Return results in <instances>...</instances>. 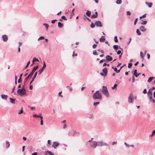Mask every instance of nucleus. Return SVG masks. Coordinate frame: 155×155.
<instances>
[{"label": "nucleus", "instance_id": "1", "mask_svg": "<svg viewBox=\"0 0 155 155\" xmlns=\"http://www.w3.org/2000/svg\"><path fill=\"white\" fill-rule=\"evenodd\" d=\"M93 139V138H91V140H89L87 142V143H89V144L90 146L92 148H96L98 146L102 147L103 146H108V144L102 141H92Z\"/></svg>", "mask_w": 155, "mask_h": 155}, {"label": "nucleus", "instance_id": "2", "mask_svg": "<svg viewBox=\"0 0 155 155\" xmlns=\"http://www.w3.org/2000/svg\"><path fill=\"white\" fill-rule=\"evenodd\" d=\"M93 98L94 99H102V96L99 91H97L95 92L93 95Z\"/></svg>", "mask_w": 155, "mask_h": 155}, {"label": "nucleus", "instance_id": "3", "mask_svg": "<svg viewBox=\"0 0 155 155\" xmlns=\"http://www.w3.org/2000/svg\"><path fill=\"white\" fill-rule=\"evenodd\" d=\"M102 91L103 94L106 97H108L109 93L108 92L107 88L106 86H103Z\"/></svg>", "mask_w": 155, "mask_h": 155}, {"label": "nucleus", "instance_id": "4", "mask_svg": "<svg viewBox=\"0 0 155 155\" xmlns=\"http://www.w3.org/2000/svg\"><path fill=\"white\" fill-rule=\"evenodd\" d=\"M17 94L21 96H23L24 95L27 96V94L26 93V91L21 89H19L17 91Z\"/></svg>", "mask_w": 155, "mask_h": 155}, {"label": "nucleus", "instance_id": "5", "mask_svg": "<svg viewBox=\"0 0 155 155\" xmlns=\"http://www.w3.org/2000/svg\"><path fill=\"white\" fill-rule=\"evenodd\" d=\"M134 101V96L133 94L130 93L128 98V102L129 104H133Z\"/></svg>", "mask_w": 155, "mask_h": 155}, {"label": "nucleus", "instance_id": "6", "mask_svg": "<svg viewBox=\"0 0 155 155\" xmlns=\"http://www.w3.org/2000/svg\"><path fill=\"white\" fill-rule=\"evenodd\" d=\"M34 72L32 70L30 73L25 78L24 81L25 83H26V82L27 81L29 78H30L31 77L33 74H34Z\"/></svg>", "mask_w": 155, "mask_h": 155}, {"label": "nucleus", "instance_id": "7", "mask_svg": "<svg viewBox=\"0 0 155 155\" xmlns=\"http://www.w3.org/2000/svg\"><path fill=\"white\" fill-rule=\"evenodd\" d=\"M46 65L45 63V62L44 61L43 62V65L42 68L39 69L38 71V74H40L43 71L44 68L46 67Z\"/></svg>", "mask_w": 155, "mask_h": 155}, {"label": "nucleus", "instance_id": "8", "mask_svg": "<svg viewBox=\"0 0 155 155\" xmlns=\"http://www.w3.org/2000/svg\"><path fill=\"white\" fill-rule=\"evenodd\" d=\"M59 145V143L56 141L54 142L52 145V147L54 149H56L57 147Z\"/></svg>", "mask_w": 155, "mask_h": 155}, {"label": "nucleus", "instance_id": "9", "mask_svg": "<svg viewBox=\"0 0 155 155\" xmlns=\"http://www.w3.org/2000/svg\"><path fill=\"white\" fill-rule=\"evenodd\" d=\"M95 24L97 27H101L103 25L101 22L99 21H96L95 22Z\"/></svg>", "mask_w": 155, "mask_h": 155}, {"label": "nucleus", "instance_id": "10", "mask_svg": "<svg viewBox=\"0 0 155 155\" xmlns=\"http://www.w3.org/2000/svg\"><path fill=\"white\" fill-rule=\"evenodd\" d=\"M113 59L112 57L110 55H107L106 56L105 60L107 61H112Z\"/></svg>", "mask_w": 155, "mask_h": 155}, {"label": "nucleus", "instance_id": "11", "mask_svg": "<svg viewBox=\"0 0 155 155\" xmlns=\"http://www.w3.org/2000/svg\"><path fill=\"white\" fill-rule=\"evenodd\" d=\"M2 39L3 41L5 42H6L8 41V36L6 35H2Z\"/></svg>", "mask_w": 155, "mask_h": 155}, {"label": "nucleus", "instance_id": "12", "mask_svg": "<svg viewBox=\"0 0 155 155\" xmlns=\"http://www.w3.org/2000/svg\"><path fill=\"white\" fill-rule=\"evenodd\" d=\"M37 72H36L34 74V75L33 77V78L32 79V80L31 81L30 83V85L32 83V82L34 81V79L36 78L37 75Z\"/></svg>", "mask_w": 155, "mask_h": 155}, {"label": "nucleus", "instance_id": "13", "mask_svg": "<svg viewBox=\"0 0 155 155\" xmlns=\"http://www.w3.org/2000/svg\"><path fill=\"white\" fill-rule=\"evenodd\" d=\"M148 96H152V92L151 91V89H150L148 90L147 93Z\"/></svg>", "mask_w": 155, "mask_h": 155}, {"label": "nucleus", "instance_id": "14", "mask_svg": "<svg viewBox=\"0 0 155 155\" xmlns=\"http://www.w3.org/2000/svg\"><path fill=\"white\" fill-rule=\"evenodd\" d=\"M98 16V13L97 12H95V14H93L92 15L91 18H95L97 17Z\"/></svg>", "mask_w": 155, "mask_h": 155}, {"label": "nucleus", "instance_id": "15", "mask_svg": "<svg viewBox=\"0 0 155 155\" xmlns=\"http://www.w3.org/2000/svg\"><path fill=\"white\" fill-rule=\"evenodd\" d=\"M8 96L7 95L2 94L1 95L2 98L4 100H6L7 99Z\"/></svg>", "mask_w": 155, "mask_h": 155}, {"label": "nucleus", "instance_id": "16", "mask_svg": "<svg viewBox=\"0 0 155 155\" xmlns=\"http://www.w3.org/2000/svg\"><path fill=\"white\" fill-rule=\"evenodd\" d=\"M140 29L142 31H145L146 30V29L144 28V26H141Z\"/></svg>", "mask_w": 155, "mask_h": 155}, {"label": "nucleus", "instance_id": "17", "mask_svg": "<svg viewBox=\"0 0 155 155\" xmlns=\"http://www.w3.org/2000/svg\"><path fill=\"white\" fill-rule=\"evenodd\" d=\"M75 133V131L74 130H72L69 133V135L70 136H74Z\"/></svg>", "mask_w": 155, "mask_h": 155}, {"label": "nucleus", "instance_id": "18", "mask_svg": "<svg viewBox=\"0 0 155 155\" xmlns=\"http://www.w3.org/2000/svg\"><path fill=\"white\" fill-rule=\"evenodd\" d=\"M9 100H10V102L11 103H12V104H15V99H13L11 98H10Z\"/></svg>", "mask_w": 155, "mask_h": 155}, {"label": "nucleus", "instance_id": "19", "mask_svg": "<svg viewBox=\"0 0 155 155\" xmlns=\"http://www.w3.org/2000/svg\"><path fill=\"white\" fill-rule=\"evenodd\" d=\"M145 3L147 5L148 7L149 8L151 7L153 5L152 3L151 2H146Z\"/></svg>", "mask_w": 155, "mask_h": 155}, {"label": "nucleus", "instance_id": "20", "mask_svg": "<svg viewBox=\"0 0 155 155\" xmlns=\"http://www.w3.org/2000/svg\"><path fill=\"white\" fill-rule=\"evenodd\" d=\"M47 153L49 154L50 155H54V154H53V153H52L49 151H46L45 152V155H47Z\"/></svg>", "mask_w": 155, "mask_h": 155}, {"label": "nucleus", "instance_id": "21", "mask_svg": "<svg viewBox=\"0 0 155 155\" xmlns=\"http://www.w3.org/2000/svg\"><path fill=\"white\" fill-rule=\"evenodd\" d=\"M63 25L60 22H59L58 23V26L59 28H61L63 27Z\"/></svg>", "mask_w": 155, "mask_h": 155}, {"label": "nucleus", "instance_id": "22", "mask_svg": "<svg viewBox=\"0 0 155 155\" xmlns=\"http://www.w3.org/2000/svg\"><path fill=\"white\" fill-rule=\"evenodd\" d=\"M105 38L102 36L100 38V41L101 42H103L105 41Z\"/></svg>", "mask_w": 155, "mask_h": 155}, {"label": "nucleus", "instance_id": "23", "mask_svg": "<svg viewBox=\"0 0 155 155\" xmlns=\"http://www.w3.org/2000/svg\"><path fill=\"white\" fill-rule=\"evenodd\" d=\"M103 72L105 73V74H107V68L105 67L102 69Z\"/></svg>", "mask_w": 155, "mask_h": 155}, {"label": "nucleus", "instance_id": "24", "mask_svg": "<svg viewBox=\"0 0 155 155\" xmlns=\"http://www.w3.org/2000/svg\"><path fill=\"white\" fill-rule=\"evenodd\" d=\"M154 78V77H150L149 78L148 80L147 81V82H148L149 83H150L152 80Z\"/></svg>", "mask_w": 155, "mask_h": 155}, {"label": "nucleus", "instance_id": "25", "mask_svg": "<svg viewBox=\"0 0 155 155\" xmlns=\"http://www.w3.org/2000/svg\"><path fill=\"white\" fill-rule=\"evenodd\" d=\"M43 25L45 26L46 28V29L47 30H48V28L49 27V25L48 24L46 23H44L43 24Z\"/></svg>", "mask_w": 155, "mask_h": 155}, {"label": "nucleus", "instance_id": "26", "mask_svg": "<svg viewBox=\"0 0 155 155\" xmlns=\"http://www.w3.org/2000/svg\"><path fill=\"white\" fill-rule=\"evenodd\" d=\"M39 61V60L36 58H34L32 60V63H34L35 61Z\"/></svg>", "mask_w": 155, "mask_h": 155}, {"label": "nucleus", "instance_id": "27", "mask_svg": "<svg viewBox=\"0 0 155 155\" xmlns=\"http://www.w3.org/2000/svg\"><path fill=\"white\" fill-rule=\"evenodd\" d=\"M113 48L115 50H117L118 49V45H114L113 46Z\"/></svg>", "mask_w": 155, "mask_h": 155}, {"label": "nucleus", "instance_id": "28", "mask_svg": "<svg viewBox=\"0 0 155 155\" xmlns=\"http://www.w3.org/2000/svg\"><path fill=\"white\" fill-rule=\"evenodd\" d=\"M86 15L88 16H90L91 15V12L90 11H87L86 12Z\"/></svg>", "mask_w": 155, "mask_h": 155}, {"label": "nucleus", "instance_id": "29", "mask_svg": "<svg viewBox=\"0 0 155 155\" xmlns=\"http://www.w3.org/2000/svg\"><path fill=\"white\" fill-rule=\"evenodd\" d=\"M38 68V65L37 66H36L35 67H34L32 70L35 72L37 69Z\"/></svg>", "mask_w": 155, "mask_h": 155}, {"label": "nucleus", "instance_id": "30", "mask_svg": "<svg viewBox=\"0 0 155 155\" xmlns=\"http://www.w3.org/2000/svg\"><path fill=\"white\" fill-rule=\"evenodd\" d=\"M6 148H8L9 147V146L10 145V143L8 141H7L6 142Z\"/></svg>", "mask_w": 155, "mask_h": 155}, {"label": "nucleus", "instance_id": "31", "mask_svg": "<svg viewBox=\"0 0 155 155\" xmlns=\"http://www.w3.org/2000/svg\"><path fill=\"white\" fill-rule=\"evenodd\" d=\"M95 23L94 24L93 23V22H91V28H94L95 26Z\"/></svg>", "mask_w": 155, "mask_h": 155}, {"label": "nucleus", "instance_id": "32", "mask_svg": "<svg viewBox=\"0 0 155 155\" xmlns=\"http://www.w3.org/2000/svg\"><path fill=\"white\" fill-rule=\"evenodd\" d=\"M136 32L139 35H141V33L140 32L139 29H137Z\"/></svg>", "mask_w": 155, "mask_h": 155}, {"label": "nucleus", "instance_id": "33", "mask_svg": "<svg viewBox=\"0 0 155 155\" xmlns=\"http://www.w3.org/2000/svg\"><path fill=\"white\" fill-rule=\"evenodd\" d=\"M144 55H143V53L142 52H140V57L141 58L143 59L144 58Z\"/></svg>", "mask_w": 155, "mask_h": 155}, {"label": "nucleus", "instance_id": "34", "mask_svg": "<svg viewBox=\"0 0 155 155\" xmlns=\"http://www.w3.org/2000/svg\"><path fill=\"white\" fill-rule=\"evenodd\" d=\"M116 3L117 4H120L121 3V0H117Z\"/></svg>", "mask_w": 155, "mask_h": 155}, {"label": "nucleus", "instance_id": "35", "mask_svg": "<svg viewBox=\"0 0 155 155\" xmlns=\"http://www.w3.org/2000/svg\"><path fill=\"white\" fill-rule=\"evenodd\" d=\"M114 71L117 73H119L120 72V70H117V68L116 67H115V68L114 69Z\"/></svg>", "mask_w": 155, "mask_h": 155}, {"label": "nucleus", "instance_id": "36", "mask_svg": "<svg viewBox=\"0 0 155 155\" xmlns=\"http://www.w3.org/2000/svg\"><path fill=\"white\" fill-rule=\"evenodd\" d=\"M114 39L115 42H117L118 41V40L117 39V37L116 36L114 37Z\"/></svg>", "mask_w": 155, "mask_h": 155}, {"label": "nucleus", "instance_id": "37", "mask_svg": "<svg viewBox=\"0 0 155 155\" xmlns=\"http://www.w3.org/2000/svg\"><path fill=\"white\" fill-rule=\"evenodd\" d=\"M25 83L22 86L21 88V89L22 90H24V91H26V89L25 88Z\"/></svg>", "mask_w": 155, "mask_h": 155}, {"label": "nucleus", "instance_id": "38", "mask_svg": "<svg viewBox=\"0 0 155 155\" xmlns=\"http://www.w3.org/2000/svg\"><path fill=\"white\" fill-rule=\"evenodd\" d=\"M100 104V102H95L94 103V105L95 106H96L97 105L99 104Z\"/></svg>", "mask_w": 155, "mask_h": 155}, {"label": "nucleus", "instance_id": "39", "mask_svg": "<svg viewBox=\"0 0 155 155\" xmlns=\"http://www.w3.org/2000/svg\"><path fill=\"white\" fill-rule=\"evenodd\" d=\"M44 39V37L43 36H41L38 39V40L39 41L41 40H43Z\"/></svg>", "mask_w": 155, "mask_h": 155}, {"label": "nucleus", "instance_id": "40", "mask_svg": "<svg viewBox=\"0 0 155 155\" xmlns=\"http://www.w3.org/2000/svg\"><path fill=\"white\" fill-rule=\"evenodd\" d=\"M124 144H125V146H126V147H130V145H129V144H127L126 142H125L124 143Z\"/></svg>", "mask_w": 155, "mask_h": 155}, {"label": "nucleus", "instance_id": "41", "mask_svg": "<svg viewBox=\"0 0 155 155\" xmlns=\"http://www.w3.org/2000/svg\"><path fill=\"white\" fill-rule=\"evenodd\" d=\"M147 23V21H144L141 22V24L142 25H146Z\"/></svg>", "mask_w": 155, "mask_h": 155}, {"label": "nucleus", "instance_id": "42", "mask_svg": "<svg viewBox=\"0 0 155 155\" xmlns=\"http://www.w3.org/2000/svg\"><path fill=\"white\" fill-rule=\"evenodd\" d=\"M140 73H135V74H134V75L136 77H137L140 74Z\"/></svg>", "mask_w": 155, "mask_h": 155}, {"label": "nucleus", "instance_id": "43", "mask_svg": "<svg viewBox=\"0 0 155 155\" xmlns=\"http://www.w3.org/2000/svg\"><path fill=\"white\" fill-rule=\"evenodd\" d=\"M132 65V63H129L128 65V68H130L131 67Z\"/></svg>", "mask_w": 155, "mask_h": 155}, {"label": "nucleus", "instance_id": "44", "mask_svg": "<svg viewBox=\"0 0 155 155\" xmlns=\"http://www.w3.org/2000/svg\"><path fill=\"white\" fill-rule=\"evenodd\" d=\"M117 84H115L113 86V87H112V88L113 89H115L117 87Z\"/></svg>", "mask_w": 155, "mask_h": 155}, {"label": "nucleus", "instance_id": "45", "mask_svg": "<svg viewBox=\"0 0 155 155\" xmlns=\"http://www.w3.org/2000/svg\"><path fill=\"white\" fill-rule=\"evenodd\" d=\"M146 14H144L142 16H140V19H141L142 18H145V17H146Z\"/></svg>", "mask_w": 155, "mask_h": 155}, {"label": "nucleus", "instance_id": "46", "mask_svg": "<svg viewBox=\"0 0 155 155\" xmlns=\"http://www.w3.org/2000/svg\"><path fill=\"white\" fill-rule=\"evenodd\" d=\"M153 135H155V130L153 131L152 134L150 135V136L152 137Z\"/></svg>", "mask_w": 155, "mask_h": 155}, {"label": "nucleus", "instance_id": "47", "mask_svg": "<svg viewBox=\"0 0 155 155\" xmlns=\"http://www.w3.org/2000/svg\"><path fill=\"white\" fill-rule=\"evenodd\" d=\"M74 10H75L74 8L72 10V12H71V17L73 15H74Z\"/></svg>", "mask_w": 155, "mask_h": 155}, {"label": "nucleus", "instance_id": "48", "mask_svg": "<svg viewBox=\"0 0 155 155\" xmlns=\"http://www.w3.org/2000/svg\"><path fill=\"white\" fill-rule=\"evenodd\" d=\"M23 107H22L21 108V110H20V111L18 113V114H20L22 113L23 112Z\"/></svg>", "mask_w": 155, "mask_h": 155}, {"label": "nucleus", "instance_id": "49", "mask_svg": "<svg viewBox=\"0 0 155 155\" xmlns=\"http://www.w3.org/2000/svg\"><path fill=\"white\" fill-rule=\"evenodd\" d=\"M138 18H137L135 19V21H134V25H135L137 22V20H138Z\"/></svg>", "mask_w": 155, "mask_h": 155}, {"label": "nucleus", "instance_id": "50", "mask_svg": "<svg viewBox=\"0 0 155 155\" xmlns=\"http://www.w3.org/2000/svg\"><path fill=\"white\" fill-rule=\"evenodd\" d=\"M30 64V61H29L28 62V63H27V64L26 65V66H25V68H26H26H27L28 67V66H29V64Z\"/></svg>", "mask_w": 155, "mask_h": 155}, {"label": "nucleus", "instance_id": "51", "mask_svg": "<svg viewBox=\"0 0 155 155\" xmlns=\"http://www.w3.org/2000/svg\"><path fill=\"white\" fill-rule=\"evenodd\" d=\"M93 54L94 55H98V54L97 53V52L96 51H93Z\"/></svg>", "mask_w": 155, "mask_h": 155}, {"label": "nucleus", "instance_id": "52", "mask_svg": "<svg viewBox=\"0 0 155 155\" xmlns=\"http://www.w3.org/2000/svg\"><path fill=\"white\" fill-rule=\"evenodd\" d=\"M100 74L102 76H106L107 74H105L104 72L101 73Z\"/></svg>", "mask_w": 155, "mask_h": 155}, {"label": "nucleus", "instance_id": "53", "mask_svg": "<svg viewBox=\"0 0 155 155\" xmlns=\"http://www.w3.org/2000/svg\"><path fill=\"white\" fill-rule=\"evenodd\" d=\"M61 18H62V19H64L65 20H67L66 18L65 17V16L64 15L62 16L61 17Z\"/></svg>", "mask_w": 155, "mask_h": 155}, {"label": "nucleus", "instance_id": "54", "mask_svg": "<svg viewBox=\"0 0 155 155\" xmlns=\"http://www.w3.org/2000/svg\"><path fill=\"white\" fill-rule=\"evenodd\" d=\"M106 61L105 60V59H102L100 61L99 63H102L104 61Z\"/></svg>", "mask_w": 155, "mask_h": 155}, {"label": "nucleus", "instance_id": "55", "mask_svg": "<svg viewBox=\"0 0 155 155\" xmlns=\"http://www.w3.org/2000/svg\"><path fill=\"white\" fill-rule=\"evenodd\" d=\"M109 66V64H107L106 63H104L103 65V67H104V66Z\"/></svg>", "mask_w": 155, "mask_h": 155}, {"label": "nucleus", "instance_id": "56", "mask_svg": "<svg viewBox=\"0 0 155 155\" xmlns=\"http://www.w3.org/2000/svg\"><path fill=\"white\" fill-rule=\"evenodd\" d=\"M33 116L36 117H39L40 115H38L36 114H34L33 115Z\"/></svg>", "mask_w": 155, "mask_h": 155}, {"label": "nucleus", "instance_id": "57", "mask_svg": "<svg viewBox=\"0 0 155 155\" xmlns=\"http://www.w3.org/2000/svg\"><path fill=\"white\" fill-rule=\"evenodd\" d=\"M97 46V45L96 44H94L92 46V48H93L94 49L96 48V47Z\"/></svg>", "mask_w": 155, "mask_h": 155}, {"label": "nucleus", "instance_id": "58", "mask_svg": "<svg viewBox=\"0 0 155 155\" xmlns=\"http://www.w3.org/2000/svg\"><path fill=\"white\" fill-rule=\"evenodd\" d=\"M48 143L49 145H51V140H48Z\"/></svg>", "mask_w": 155, "mask_h": 155}, {"label": "nucleus", "instance_id": "59", "mask_svg": "<svg viewBox=\"0 0 155 155\" xmlns=\"http://www.w3.org/2000/svg\"><path fill=\"white\" fill-rule=\"evenodd\" d=\"M121 51L118 50V51L117 52V54L119 55L121 54Z\"/></svg>", "mask_w": 155, "mask_h": 155}, {"label": "nucleus", "instance_id": "60", "mask_svg": "<svg viewBox=\"0 0 155 155\" xmlns=\"http://www.w3.org/2000/svg\"><path fill=\"white\" fill-rule=\"evenodd\" d=\"M97 51L101 52L102 54L104 53V51L102 50L98 49Z\"/></svg>", "mask_w": 155, "mask_h": 155}, {"label": "nucleus", "instance_id": "61", "mask_svg": "<svg viewBox=\"0 0 155 155\" xmlns=\"http://www.w3.org/2000/svg\"><path fill=\"white\" fill-rule=\"evenodd\" d=\"M147 93V91L146 89H144L143 90V93L144 94H145Z\"/></svg>", "mask_w": 155, "mask_h": 155}, {"label": "nucleus", "instance_id": "62", "mask_svg": "<svg viewBox=\"0 0 155 155\" xmlns=\"http://www.w3.org/2000/svg\"><path fill=\"white\" fill-rule=\"evenodd\" d=\"M117 143V141H114V142H113L112 143V145H114V144H116Z\"/></svg>", "mask_w": 155, "mask_h": 155}, {"label": "nucleus", "instance_id": "63", "mask_svg": "<svg viewBox=\"0 0 155 155\" xmlns=\"http://www.w3.org/2000/svg\"><path fill=\"white\" fill-rule=\"evenodd\" d=\"M127 15H131V12L130 11H127Z\"/></svg>", "mask_w": 155, "mask_h": 155}, {"label": "nucleus", "instance_id": "64", "mask_svg": "<svg viewBox=\"0 0 155 155\" xmlns=\"http://www.w3.org/2000/svg\"><path fill=\"white\" fill-rule=\"evenodd\" d=\"M150 101L154 103V105H155V99H153Z\"/></svg>", "mask_w": 155, "mask_h": 155}]
</instances>
